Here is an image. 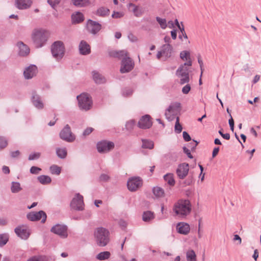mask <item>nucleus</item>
<instances>
[{
  "label": "nucleus",
  "mask_w": 261,
  "mask_h": 261,
  "mask_svg": "<svg viewBox=\"0 0 261 261\" xmlns=\"http://www.w3.org/2000/svg\"><path fill=\"white\" fill-rule=\"evenodd\" d=\"M49 37L47 31L42 29L34 30L32 34V39L36 48H41L45 45Z\"/></svg>",
  "instance_id": "f257e3e1"
},
{
  "label": "nucleus",
  "mask_w": 261,
  "mask_h": 261,
  "mask_svg": "<svg viewBox=\"0 0 261 261\" xmlns=\"http://www.w3.org/2000/svg\"><path fill=\"white\" fill-rule=\"evenodd\" d=\"M173 211L176 216L181 218L185 217L191 211V203L189 200H179L175 203Z\"/></svg>",
  "instance_id": "f03ea898"
},
{
  "label": "nucleus",
  "mask_w": 261,
  "mask_h": 261,
  "mask_svg": "<svg viewBox=\"0 0 261 261\" xmlns=\"http://www.w3.org/2000/svg\"><path fill=\"white\" fill-rule=\"evenodd\" d=\"M192 65V61L181 64L176 71V75L180 78L179 83L184 85L188 83L190 81L189 70L187 66H191Z\"/></svg>",
  "instance_id": "7ed1b4c3"
},
{
  "label": "nucleus",
  "mask_w": 261,
  "mask_h": 261,
  "mask_svg": "<svg viewBox=\"0 0 261 261\" xmlns=\"http://www.w3.org/2000/svg\"><path fill=\"white\" fill-rule=\"evenodd\" d=\"M108 229H97L94 236L97 245L100 247L106 246L110 241Z\"/></svg>",
  "instance_id": "20e7f679"
},
{
  "label": "nucleus",
  "mask_w": 261,
  "mask_h": 261,
  "mask_svg": "<svg viewBox=\"0 0 261 261\" xmlns=\"http://www.w3.org/2000/svg\"><path fill=\"white\" fill-rule=\"evenodd\" d=\"M51 51L53 56L57 60H61L65 53V46L61 41L54 42L51 46Z\"/></svg>",
  "instance_id": "39448f33"
},
{
  "label": "nucleus",
  "mask_w": 261,
  "mask_h": 261,
  "mask_svg": "<svg viewBox=\"0 0 261 261\" xmlns=\"http://www.w3.org/2000/svg\"><path fill=\"white\" fill-rule=\"evenodd\" d=\"M76 98L80 109L88 111L91 109L92 105V100L88 94L82 93L78 95Z\"/></svg>",
  "instance_id": "423d86ee"
},
{
  "label": "nucleus",
  "mask_w": 261,
  "mask_h": 261,
  "mask_svg": "<svg viewBox=\"0 0 261 261\" xmlns=\"http://www.w3.org/2000/svg\"><path fill=\"white\" fill-rule=\"evenodd\" d=\"M115 144L113 142L102 140L98 142L96 144L97 149L100 153H107L114 149Z\"/></svg>",
  "instance_id": "0eeeda50"
},
{
  "label": "nucleus",
  "mask_w": 261,
  "mask_h": 261,
  "mask_svg": "<svg viewBox=\"0 0 261 261\" xmlns=\"http://www.w3.org/2000/svg\"><path fill=\"white\" fill-rule=\"evenodd\" d=\"M60 138L67 142H72L75 139V136L71 132L68 124H66L59 134Z\"/></svg>",
  "instance_id": "6e6552de"
},
{
  "label": "nucleus",
  "mask_w": 261,
  "mask_h": 261,
  "mask_svg": "<svg viewBox=\"0 0 261 261\" xmlns=\"http://www.w3.org/2000/svg\"><path fill=\"white\" fill-rule=\"evenodd\" d=\"M180 103L178 102L172 103L165 112L166 118L171 121L173 119V116L176 115L180 110Z\"/></svg>",
  "instance_id": "1a4fd4ad"
},
{
  "label": "nucleus",
  "mask_w": 261,
  "mask_h": 261,
  "mask_svg": "<svg viewBox=\"0 0 261 261\" xmlns=\"http://www.w3.org/2000/svg\"><path fill=\"white\" fill-rule=\"evenodd\" d=\"M71 208L76 211H83L84 210V203L83 196L79 193L76 194L70 203Z\"/></svg>",
  "instance_id": "9d476101"
},
{
  "label": "nucleus",
  "mask_w": 261,
  "mask_h": 261,
  "mask_svg": "<svg viewBox=\"0 0 261 261\" xmlns=\"http://www.w3.org/2000/svg\"><path fill=\"white\" fill-rule=\"evenodd\" d=\"M27 218L31 221H38L41 219V222L44 223L46 220V215L43 211L32 212L27 214Z\"/></svg>",
  "instance_id": "9b49d317"
},
{
  "label": "nucleus",
  "mask_w": 261,
  "mask_h": 261,
  "mask_svg": "<svg viewBox=\"0 0 261 261\" xmlns=\"http://www.w3.org/2000/svg\"><path fill=\"white\" fill-rule=\"evenodd\" d=\"M134 67V63L129 57H124L121 61L120 72L122 73L130 71Z\"/></svg>",
  "instance_id": "f8f14e48"
},
{
  "label": "nucleus",
  "mask_w": 261,
  "mask_h": 261,
  "mask_svg": "<svg viewBox=\"0 0 261 261\" xmlns=\"http://www.w3.org/2000/svg\"><path fill=\"white\" fill-rule=\"evenodd\" d=\"M142 185V180L139 177H132L127 183L128 189L132 192L136 191Z\"/></svg>",
  "instance_id": "ddd939ff"
},
{
  "label": "nucleus",
  "mask_w": 261,
  "mask_h": 261,
  "mask_svg": "<svg viewBox=\"0 0 261 261\" xmlns=\"http://www.w3.org/2000/svg\"><path fill=\"white\" fill-rule=\"evenodd\" d=\"M189 171V164L184 163L178 165L176 170V173L179 178L183 179L188 175Z\"/></svg>",
  "instance_id": "4468645a"
},
{
  "label": "nucleus",
  "mask_w": 261,
  "mask_h": 261,
  "mask_svg": "<svg viewBox=\"0 0 261 261\" xmlns=\"http://www.w3.org/2000/svg\"><path fill=\"white\" fill-rule=\"evenodd\" d=\"M101 25L96 21L89 19L87 22V29L93 35L97 34L101 29Z\"/></svg>",
  "instance_id": "2eb2a0df"
},
{
  "label": "nucleus",
  "mask_w": 261,
  "mask_h": 261,
  "mask_svg": "<svg viewBox=\"0 0 261 261\" xmlns=\"http://www.w3.org/2000/svg\"><path fill=\"white\" fill-rule=\"evenodd\" d=\"M150 118V116L148 115L142 116L138 122V126L142 129L150 128L152 126V122Z\"/></svg>",
  "instance_id": "dca6fc26"
},
{
  "label": "nucleus",
  "mask_w": 261,
  "mask_h": 261,
  "mask_svg": "<svg viewBox=\"0 0 261 261\" xmlns=\"http://www.w3.org/2000/svg\"><path fill=\"white\" fill-rule=\"evenodd\" d=\"M32 102L33 105L38 109H42L44 104L41 100V97L36 93V91H33L32 93Z\"/></svg>",
  "instance_id": "f3484780"
},
{
  "label": "nucleus",
  "mask_w": 261,
  "mask_h": 261,
  "mask_svg": "<svg viewBox=\"0 0 261 261\" xmlns=\"http://www.w3.org/2000/svg\"><path fill=\"white\" fill-rule=\"evenodd\" d=\"M33 3L32 0H15V7L19 10H26L30 8Z\"/></svg>",
  "instance_id": "a211bd4d"
},
{
  "label": "nucleus",
  "mask_w": 261,
  "mask_h": 261,
  "mask_svg": "<svg viewBox=\"0 0 261 261\" xmlns=\"http://www.w3.org/2000/svg\"><path fill=\"white\" fill-rule=\"evenodd\" d=\"M37 72V67L35 65H31L25 68L23 71L24 77L26 79H32L34 76Z\"/></svg>",
  "instance_id": "6ab92c4d"
},
{
  "label": "nucleus",
  "mask_w": 261,
  "mask_h": 261,
  "mask_svg": "<svg viewBox=\"0 0 261 261\" xmlns=\"http://www.w3.org/2000/svg\"><path fill=\"white\" fill-rule=\"evenodd\" d=\"M16 45L19 49L18 55L20 56L25 57L29 54L30 51V48L27 45L25 44L23 42H18L17 43Z\"/></svg>",
  "instance_id": "aec40b11"
},
{
  "label": "nucleus",
  "mask_w": 261,
  "mask_h": 261,
  "mask_svg": "<svg viewBox=\"0 0 261 261\" xmlns=\"http://www.w3.org/2000/svg\"><path fill=\"white\" fill-rule=\"evenodd\" d=\"M71 18L73 24L81 23L85 19L83 14L79 11L73 13L71 16Z\"/></svg>",
  "instance_id": "412c9836"
},
{
  "label": "nucleus",
  "mask_w": 261,
  "mask_h": 261,
  "mask_svg": "<svg viewBox=\"0 0 261 261\" xmlns=\"http://www.w3.org/2000/svg\"><path fill=\"white\" fill-rule=\"evenodd\" d=\"M79 50L81 54L86 55L90 53V45L84 40L81 41L79 45Z\"/></svg>",
  "instance_id": "4be33fe9"
},
{
  "label": "nucleus",
  "mask_w": 261,
  "mask_h": 261,
  "mask_svg": "<svg viewBox=\"0 0 261 261\" xmlns=\"http://www.w3.org/2000/svg\"><path fill=\"white\" fill-rule=\"evenodd\" d=\"M71 4L77 8H85L90 4V0H70Z\"/></svg>",
  "instance_id": "5701e85b"
},
{
  "label": "nucleus",
  "mask_w": 261,
  "mask_h": 261,
  "mask_svg": "<svg viewBox=\"0 0 261 261\" xmlns=\"http://www.w3.org/2000/svg\"><path fill=\"white\" fill-rule=\"evenodd\" d=\"M172 50L173 48L169 43L164 44L162 46V53L166 58H169L171 56Z\"/></svg>",
  "instance_id": "b1692460"
},
{
  "label": "nucleus",
  "mask_w": 261,
  "mask_h": 261,
  "mask_svg": "<svg viewBox=\"0 0 261 261\" xmlns=\"http://www.w3.org/2000/svg\"><path fill=\"white\" fill-rule=\"evenodd\" d=\"M14 230L16 235L23 240L28 239L31 234L30 229H14Z\"/></svg>",
  "instance_id": "393cba45"
},
{
  "label": "nucleus",
  "mask_w": 261,
  "mask_h": 261,
  "mask_svg": "<svg viewBox=\"0 0 261 261\" xmlns=\"http://www.w3.org/2000/svg\"><path fill=\"white\" fill-rule=\"evenodd\" d=\"M152 193L158 198H163L165 196V193L164 190L160 187H154L152 188Z\"/></svg>",
  "instance_id": "a878e982"
},
{
  "label": "nucleus",
  "mask_w": 261,
  "mask_h": 261,
  "mask_svg": "<svg viewBox=\"0 0 261 261\" xmlns=\"http://www.w3.org/2000/svg\"><path fill=\"white\" fill-rule=\"evenodd\" d=\"M93 79L97 84H101L105 82V80L103 76L96 71L92 72Z\"/></svg>",
  "instance_id": "bb28decb"
},
{
  "label": "nucleus",
  "mask_w": 261,
  "mask_h": 261,
  "mask_svg": "<svg viewBox=\"0 0 261 261\" xmlns=\"http://www.w3.org/2000/svg\"><path fill=\"white\" fill-rule=\"evenodd\" d=\"M50 231L62 239H65L68 236L67 229H50Z\"/></svg>",
  "instance_id": "cd10ccee"
},
{
  "label": "nucleus",
  "mask_w": 261,
  "mask_h": 261,
  "mask_svg": "<svg viewBox=\"0 0 261 261\" xmlns=\"http://www.w3.org/2000/svg\"><path fill=\"white\" fill-rule=\"evenodd\" d=\"M111 256V253L109 251H103L99 253L96 256V258L99 260H105L108 259Z\"/></svg>",
  "instance_id": "c85d7f7f"
},
{
  "label": "nucleus",
  "mask_w": 261,
  "mask_h": 261,
  "mask_svg": "<svg viewBox=\"0 0 261 261\" xmlns=\"http://www.w3.org/2000/svg\"><path fill=\"white\" fill-rule=\"evenodd\" d=\"M164 179L171 186H173L175 185V180L174 179V175L172 173H167L164 176Z\"/></svg>",
  "instance_id": "c756f323"
},
{
  "label": "nucleus",
  "mask_w": 261,
  "mask_h": 261,
  "mask_svg": "<svg viewBox=\"0 0 261 261\" xmlns=\"http://www.w3.org/2000/svg\"><path fill=\"white\" fill-rule=\"evenodd\" d=\"M38 180L42 185H47L51 181V178L48 175H42L38 176Z\"/></svg>",
  "instance_id": "7c9ffc66"
},
{
  "label": "nucleus",
  "mask_w": 261,
  "mask_h": 261,
  "mask_svg": "<svg viewBox=\"0 0 261 261\" xmlns=\"http://www.w3.org/2000/svg\"><path fill=\"white\" fill-rule=\"evenodd\" d=\"M56 153L59 158L65 159L67 154L66 148L65 147L57 148L56 149Z\"/></svg>",
  "instance_id": "2f4dec72"
},
{
  "label": "nucleus",
  "mask_w": 261,
  "mask_h": 261,
  "mask_svg": "<svg viewBox=\"0 0 261 261\" xmlns=\"http://www.w3.org/2000/svg\"><path fill=\"white\" fill-rule=\"evenodd\" d=\"M142 147L143 148H147L149 149H151L154 147V143L153 141L147 140V139H142Z\"/></svg>",
  "instance_id": "473e14b6"
},
{
  "label": "nucleus",
  "mask_w": 261,
  "mask_h": 261,
  "mask_svg": "<svg viewBox=\"0 0 261 261\" xmlns=\"http://www.w3.org/2000/svg\"><path fill=\"white\" fill-rule=\"evenodd\" d=\"M110 10L105 7H100L97 9L96 14L99 16L105 17L109 15Z\"/></svg>",
  "instance_id": "72a5a7b5"
},
{
  "label": "nucleus",
  "mask_w": 261,
  "mask_h": 261,
  "mask_svg": "<svg viewBox=\"0 0 261 261\" xmlns=\"http://www.w3.org/2000/svg\"><path fill=\"white\" fill-rule=\"evenodd\" d=\"M11 190L12 193H16L20 191L22 188L20 187L19 182L13 181L11 183Z\"/></svg>",
  "instance_id": "f704fd0d"
},
{
  "label": "nucleus",
  "mask_w": 261,
  "mask_h": 261,
  "mask_svg": "<svg viewBox=\"0 0 261 261\" xmlns=\"http://www.w3.org/2000/svg\"><path fill=\"white\" fill-rule=\"evenodd\" d=\"M186 257L188 261H196V255L193 250L187 252Z\"/></svg>",
  "instance_id": "c9c22d12"
},
{
  "label": "nucleus",
  "mask_w": 261,
  "mask_h": 261,
  "mask_svg": "<svg viewBox=\"0 0 261 261\" xmlns=\"http://www.w3.org/2000/svg\"><path fill=\"white\" fill-rule=\"evenodd\" d=\"M194 182V178L192 175H189L188 177L182 182H180V185L182 187H185L187 186H190Z\"/></svg>",
  "instance_id": "e433bc0d"
},
{
  "label": "nucleus",
  "mask_w": 261,
  "mask_h": 261,
  "mask_svg": "<svg viewBox=\"0 0 261 261\" xmlns=\"http://www.w3.org/2000/svg\"><path fill=\"white\" fill-rule=\"evenodd\" d=\"M153 218V213L150 211H146L144 212L142 216V219L144 221H149Z\"/></svg>",
  "instance_id": "4c0bfd02"
},
{
  "label": "nucleus",
  "mask_w": 261,
  "mask_h": 261,
  "mask_svg": "<svg viewBox=\"0 0 261 261\" xmlns=\"http://www.w3.org/2000/svg\"><path fill=\"white\" fill-rule=\"evenodd\" d=\"M127 53L124 50H121L120 51H111L109 53V55L111 57H116L120 58L124 55L126 56Z\"/></svg>",
  "instance_id": "58836bf2"
},
{
  "label": "nucleus",
  "mask_w": 261,
  "mask_h": 261,
  "mask_svg": "<svg viewBox=\"0 0 261 261\" xmlns=\"http://www.w3.org/2000/svg\"><path fill=\"white\" fill-rule=\"evenodd\" d=\"M9 240V236L7 233L0 234V247L6 245Z\"/></svg>",
  "instance_id": "ea45409f"
},
{
  "label": "nucleus",
  "mask_w": 261,
  "mask_h": 261,
  "mask_svg": "<svg viewBox=\"0 0 261 261\" xmlns=\"http://www.w3.org/2000/svg\"><path fill=\"white\" fill-rule=\"evenodd\" d=\"M174 128L175 132L177 134L180 133L182 129V127L179 123V118L178 116L176 117V122L175 124Z\"/></svg>",
  "instance_id": "a19ab883"
},
{
  "label": "nucleus",
  "mask_w": 261,
  "mask_h": 261,
  "mask_svg": "<svg viewBox=\"0 0 261 261\" xmlns=\"http://www.w3.org/2000/svg\"><path fill=\"white\" fill-rule=\"evenodd\" d=\"M180 58L182 60L187 61V62L189 60L192 61L190 58V53L186 50L182 51L180 53Z\"/></svg>",
  "instance_id": "79ce46f5"
},
{
  "label": "nucleus",
  "mask_w": 261,
  "mask_h": 261,
  "mask_svg": "<svg viewBox=\"0 0 261 261\" xmlns=\"http://www.w3.org/2000/svg\"><path fill=\"white\" fill-rule=\"evenodd\" d=\"M156 20L158 21V22L160 24V27L162 29H165L167 28V22L165 19L161 18L159 17H156Z\"/></svg>",
  "instance_id": "37998d69"
},
{
  "label": "nucleus",
  "mask_w": 261,
  "mask_h": 261,
  "mask_svg": "<svg viewBox=\"0 0 261 261\" xmlns=\"http://www.w3.org/2000/svg\"><path fill=\"white\" fill-rule=\"evenodd\" d=\"M50 171L52 174L59 175L61 173V168L57 165H52L50 167Z\"/></svg>",
  "instance_id": "c03bdc74"
},
{
  "label": "nucleus",
  "mask_w": 261,
  "mask_h": 261,
  "mask_svg": "<svg viewBox=\"0 0 261 261\" xmlns=\"http://www.w3.org/2000/svg\"><path fill=\"white\" fill-rule=\"evenodd\" d=\"M8 145L7 139L4 137H0V150L3 149Z\"/></svg>",
  "instance_id": "a18cd8bd"
},
{
  "label": "nucleus",
  "mask_w": 261,
  "mask_h": 261,
  "mask_svg": "<svg viewBox=\"0 0 261 261\" xmlns=\"http://www.w3.org/2000/svg\"><path fill=\"white\" fill-rule=\"evenodd\" d=\"M60 3V0H47V3L53 8L54 9H56V7Z\"/></svg>",
  "instance_id": "49530a36"
},
{
  "label": "nucleus",
  "mask_w": 261,
  "mask_h": 261,
  "mask_svg": "<svg viewBox=\"0 0 261 261\" xmlns=\"http://www.w3.org/2000/svg\"><path fill=\"white\" fill-rule=\"evenodd\" d=\"M110 179V176L105 173L101 174L99 177V181L102 182H107L109 181Z\"/></svg>",
  "instance_id": "de8ad7c7"
},
{
  "label": "nucleus",
  "mask_w": 261,
  "mask_h": 261,
  "mask_svg": "<svg viewBox=\"0 0 261 261\" xmlns=\"http://www.w3.org/2000/svg\"><path fill=\"white\" fill-rule=\"evenodd\" d=\"M135 122L134 120H131L127 121L125 124L126 128L127 130L132 129L135 125Z\"/></svg>",
  "instance_id": "09e8293b"
},
{
  "label": "nucleus",
  "mask_w": 261,
  "mask_h": 261,
  "mask_svg": "<svg viewBox=\"0 0 261 261\" xmlns=\"http://www.w3.org/2000/svg\"><path fill=\"white\" fill-rule=\"evenodd\" d=\"M41 170V169L39 167L36 166H32L30 169V172L33 174H38L39 172Z\"/></svg>",
  "instance_id": "8fccbe9b"
},
{
  "label": "nucleus",
  "mask_w": 261,
  "mask_h": 261,
  "mask_svg": "<svg viewBox=\"0 0 261 261\" xmlns=\"http://www.w3.org/2000/svg\"><path fill=\"white\" fill-rule=\"evenodd\" d=\"M40 153L36 152V153H34L33 154H30L28 159H29V160H34L39 159L40 158Z\"/></svg>",
  "instance_id": "3c124183"
},
{
  "label": "nucleus",
  "mask_w": 261,
  "mask_h": 261,
  "mask_svg": "<svg viewBox=\"0 0 261 261\" xmlns=\"http://www.w3.org/2000/svg\"><path fill=\"white\" fill-rule=\"evenodd\" d=\"M176 228H190L189 225L184 222H179L177 224Z\"/></svg>",
  "instance_id": "603ef678"
},
{
  "label": "nucleus",
  "mask_w": 261,
  "mask_h": 261,
  "mask_svg": "<svg viewBox=\"0 0 261 261\" xmlns=\"http://www.w3.org/2000/svg\"><path fill=\"white\" fill-rule=\"evenodd\" d=\"M232 241L234 243L236 242H237L236 243L237 245H240L241 244V243H242V239H241V237L239 235H238V234H234L233 235Z\"/></svg>",
  "instance_id": "864d4df0"
},
{
  "label": "nucleus",
  "mask_w": 261,
  "mask_h": 261,
  "mask_svg": "<svg viewBox=\"0 0 261 261\" xmlns=\"http://www.w3.org/2000/svg\"><path fill=\"white\" fill-rule=\"evenodd\" d=\"M133 93V91L129 88H125L123 90L122 94L124 96H128L130 95Z\"/></svg>",
  "instance_id": "5fc2aeb1"
},
{
  "label": "nucleus",
  "mask_w": 261,
  "mask_h": 261,
  "mask_svg": "<svg viewBox=\"0 0 261 261\" xmlns=\"http://www.w3.org/2000/svg\"><path fill=\"white\" fill-rule=\"evenodd\" d=\"M191 90V86L189 84H187L182 89V92L184 94H188Z\"/></svg>",
  "instance_id": "6e6d98bb"
},
{
  "label": "nucleus",
  "mask_w": 261,
  "mask_h": 261,
  "mask_svg": "<svg viewBox=\"0 0 261 261\" xmlns=\"http://www.w3.org/2000/svg\"><path fill=\"white\" fill-rule=\"evenodd\" d=\"M182 136L184 140L186 142L190 141L191 140V137L189 134L186 131L182 133Z\"/></svg>",
  "instance_id": "4d7b16f0"
},
{
  "label": "nucleus",
  "mask_w": 261,
  "mask_h": 261,
  "mask_svg": "<svg viewBox=\"0 0 261 261\" xmlns=\"http://www.w3.org/2000/svg\"><path fill=\"white\" fill-rule=\"evenodd\" d=\"M228 123H229L231 130L233 132V130H234V120H233L231 114H230V118L228 120Z\"/></svg>",
  "instance_id": "13d9d810"
},
{
  "label": "nucleus",
  "mask_w": 261,
  "mask_h": 261,
  "mask_svg": "<svg viewBox=\"0 0 261 261\" xmlns=\"http://www.w3.org/2000/svg\"><path fill=\"white\" fill-rule=\"evenodd\" d=\"M51 228H67V226L63 223H58L52 226Z\"/></svg>",
  "instance_id": "bf43d9fd"
},
{
  "label": "nucleus",
  "mask_w": 261,
  "mask_h": 261,
  "mask_svg": "<svg viewBox=\"0 0 261 261\" xmlns=\"http://www.w3.org/2000/svg\"><path fill=\"white\" fill-rule=\"evenodd\" d=\"M218 133L224 139L226 140H229L230 139V135L228 133L223 134L222 129L219 130Z\"/></svg>",
  "instance_id": "052dcab7"
},
{
  "label": "nucleus",
  "mask_w": 261,
  "mask_h": 261,
  "mask_svg": "<svg viewBox=\"0 0 261 261\" xmlns=\"http://www.w3.org/2000/svg\"><path fill=\"white\" fill-rule=\"evenodd\" d=\"M180 24L182 25V27H180L178 29L180 30V32L181 33L182 35L183 36V37L187 39L188 38V36H187V34H186V32L185 31V29H184V27L182 22H181Z\"/></svg>",
  "instance_id": "680f3d73"
},
{
  "label": "nucleus",
  "mask_w": 261,
  "mask_h": 261,
  "mask_svg": "<svg viewBox=\"0 0 261 261\" xmlns=\"http://www.w3.org/2000/svg\"><path fill=\"white\" fill-rule=\"evenodd\" d=\"M183 151H184V152L187 155L188 158H189L190 159L193 158V156L191 154L190 150L189 149H188L186 147H183Z\"/></svg>",
  "instance_id": "e2e57ef3"
},
{
  "label": "nucleus",
  "mask_w": 261,
  "mask_h": 261,
  "mask_svg": "<svg viewBox=\"0 0 261 261\" xmlns=\"http://www.w3.org/2000/svg\"><path fill=\"white\" fill-rule=\"evenodd\" d=\"M93 130V128L92 127L87 128L83 132V135L85 136L89 135Z\"/></svg>",
  "instance_id": "0e129e2a"
},
{
  "label": "nucleus",
  "mask_w": 261,
  "mask_h": 261,
  "mask_svg": "<svg viewBox=\"0 0 261 261\" xmlns=\"http://www.w3.org/2000/svg\"><path fill=\"white\" fill-rule=\"evenodd\" d=\"M122 16V14L119 12H114L113 14L112 15V17L114 18H121Z\"/></svg>",
  "instance_id": "69168bd1"
},
{
  "label": "nucleus",
  "mask_w": 261,
  "mask_h": 261,
  "mask_svg": "<svg viewBox=\"0 0 261 261\" xmlns=\"http://www.w3.org/2000/svg\"><path fill=\"white\" fill-rule=\"evenodd\" d=\"M27 261H42V259L40 256H34L28 259Z\"/></svg>",
  "instance_id": "338daca9"
},
{
  "label": "nucleus",
  "mask_w": 261,
  "mask_h": 261,
  "mask_svg": "<svg viewBox=\"0 0 261 261\" xmlns=\"http://www.w3.org/2000/svg\"><path fill=\"white\" fill-rule=\"evenodd\" d=\"M20 153L19 150H16V151H12L10 153L11 156L12 158H15L18 156L19 155Z\"/></svg>",
  "instance_id": "774afa93"
}]
</instances>
